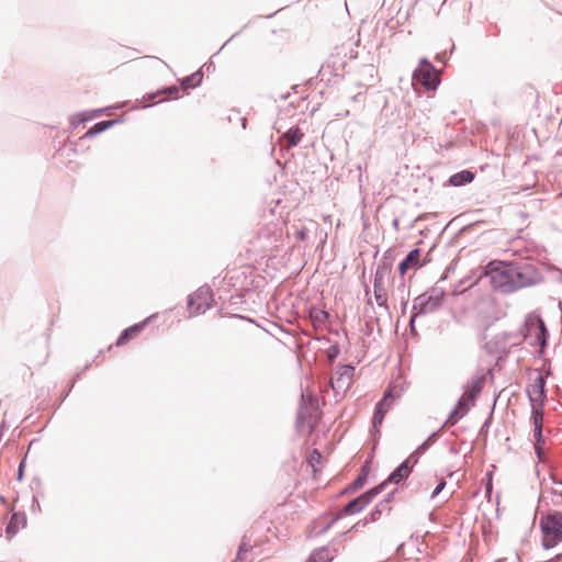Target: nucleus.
Listing matches in <instances>:
<instances>
[{
	"label": "nucleus",
	"mask_w": 562,
	"mask_h": 562,
	"mask_svg": "<svg viewBox=\"0 0 562 562\" xmlns=\"http://www.w3.org/2000/svg\"><path fill=\"white\" fill-rule=\"evenodd\" d=\"M445 297V292L441 289H431L429 292L420 294L416 297L414 303V310L419 313H430L437 310Z\"/></svg>",
	"instance_id": "obj_6"
},
{
	"label": "nucleus",
	"mask_w": 562,
	"mask_h": 562,
	"mask_svg": "<svg viewBox=\"0 0 562 562\" xmlns=\"http://www.w3.org/2000/svg\"><path fill=\"white\" fill-rule=\"evenodd\" d=\"M409 473H411V468L408 467L407 461H405L396 470H394L391 473L389 481L393 482V483H398L403 479L407 477L409 475Z\"/></svg>",
	"instance_id": "obj_18"
},
{
	"label": "nucleus",
	"mask_w": 562,
	"mask_h": 562,
	"mask_svg": "<svg viewBox=\"0 0 562 562\" xmlns=\"http://www.w3.org/2000/svg\"><path fill=\"white\" fill-rule=\"evenodd\" d=\"M379 493L378 488H372L359 497L349 502L344 509L338 514V518L341 515H353L364 509L371 502L372 498Z\"/></svg>",
	"instance_id": "obj_11"
},
{
	"label": "nucleus",
	"mask_w": 562,
	"mask_h": 562,
	"mask_svg": "<svg viewBox=\"0 0 562 562\" xmlns=\"http://www.w3.org/2000/svg\"><path fill=\"white\" fill-rule=\"evenodd\" d=\"M542 546L551 549L562 541V513H550L540 519Z\"/></svg>",
	"instance_id": "obj_4"
},
{
	"label": "nucleus",
	"mask_w": 562,
	"mask_h": 562,
	"mask_svg": "<svg viewBox=\"0 0 562 562\" xmlns=\"http://www.w3.org/2000/svg\"><path fill=\"white\" fill-rule=\"evenodd\" d=\"M145 323L135 324L122 331L116 340V346L125 345L130 339L136 337L144 328Z\"/></svg>",
	"instance_id": "obj_14"
},
{
	"label": "nucleus",
	"mask_w": 562,
	"mask_h": 562,
	"mask_svg": "<svg viewBox=\"0 0 562 562\" xmlns=\"http://www.w3.org/2000/svg\"><path fill=\"white\" fill-rule=\"evenodd\" d=\"M201 78H202V76L199 72L193 74V75H191L189 77H186L181 81V86H182L183 89L193 88V87H195L196 85L200 83Z\"/></svg>",
	"instance_id": "obj_20"
},
{
	"label": "nucleus",
	"mask_w": 562,
	"mask_h": 562,
	"mask_svg": "<svg viewBox=\"0 0 562 562\" xmlns=\"http://www.w3.org/2000/svg\"><path fill=\"white\" fill-rule=\"evenodd\" d=\"M474 179L473 172L469 170H462L460 172L454 173L450 178V183L454 187L463 186L465 183L472 182Z\"/></svg>",
	"instance_id": "obj_16"
},
{
	"label": "nucleus",
	"mask_w": 562,
	"mask_h": 562,
	"mask_svg": "<svg viewBox=\"0 0 562 562\" xmlns=\"http://www.w3.org/2000/svg\"><path fill=\"white\" fill-rule=\"evenodd\" d=\"M529 398L532 406V424H533V436L536 439L535 449L538 456H541L542 445L544 442L542 438V426H543V401H544V381L542 378H538L531 389L528 391Z\"/></svg>",
	"instance_id": "obj_2"
},
{
	"label": "nucleus",
	"mask_w": 562,
	"mask_h": 562,
	"mask_svg": "<svg viewBox=\"0 0 562 562\" xmlns=\"http://www.w3.org/2000/svg\"><path fill=\"white\" fill-rule=\"evenodd\" d=\"M413 79L427 89H436L439 83L435 67L427 60L420 61L418 68L413 74Z\"/></svg>",
	"instance_id": "obj_9"
},
{
	"label": "nucleus",
	"mask_w": 562,
	"mask_h": 562,
	"mask_svg": "<svg viewBox=\"0 0 562 562\" xmlns=\"http://www.w3.org/2000/svg\"><path fill=\"white\" fill-rule=\"evenodd\" d=\"M23 468H24V461H22L19 465V480L22 479V474H23Z\"/></svg>",
	"instance_id": "obj_28"
},
{
	"label": "nucleus",
	"mask_w": 562,
	"mask_h": 562,
	"mask_svg": "<svg viewBox=\"0 0 562 562\" xmlns=\"http://www.w3.org/2000/svg\"><path fill=\"white\" fill-rule=\"evenodd\" d=\"M304 133L299 128H290L283 134L282 138L286 140V147L296 146L303 138Z\"/></svg>",
	"instance_id": "obj_17"
},
{
	"label": "nucleus",
	"mask_w": 562,
	"mask_h": 562,
	"mask_svg": "<svg viewBox=\"0 0 562 562\" xmlns=\"http://www.w3.org/2000/svg\"><path fill=\"white\" fill-rule=\"evenodd\" d=\"M308 464L312 467L314 473L319 471L322 465V454L318 450L314 449L308 456Z\"/></svg>",
	"instance_id": "obj_19"
},
{
	"label": "nucleus",
	"mask_w": 562,
	"mask_h": 562,
	"mask_svg": "<svg viewBox=\"0 0 562 562\" xmlns=\"http://www.w3.org/2000/svg\"><path fill=\"white\" fill-rule=\"evenodd\" d=\"M371 517H372V520H375L376 514H375V513H372V514H371Z\"/></svg>",
	"instance_id": "obj_30"
},
{
	"label": "nucleus",
	"mask_w": 562,
	"mask_h": 562,
	"mask_svg": "<svg viewBox=\"0 0 562 562\" xmlns=\"http://www.w3.org/2000/svg\"><path fill=\"white\" fill-rule=\"evenodd\" d=\"M113 124L112 121H102V122H99L97 124H94L88 132H87V136H92L94 134H98L100 132H103L105 131L109 126H111Z\"/></svg>",
	"instance_id": "obj_21"
},
{
	"label": "nucleus",
	"mask_w": 562,
	"mask_h": 562,
	"mask_svg": "<svg viewBox=\"0 0 562 562\" xmlns=\"http://www.w3.org/2000/svg\"><path fill=\"white\" fill-rule=\"evenodd\" d=\"M380 282H381V280H380L379 273H376L375 278H374V294H375V299H376L378 303L380 305H382L385 302V299H383V295L381 293L382 288H381Z\"/></svg>",
	"instance_id": "obj_22"
},
{
	"label": "nucleus",
	"mask_w": 562,
	"mask_h": 562,
	"mask_svg": "<svg viewBox=\"0 0 562 562\" xmlns=\"http://www.w3.org/2000/svg\"><path fill=\"white\" fill-rule=\"evenodd\" d=\"M419 259H420V250L419 249L416 248V249H413L412 251H409L407 257L405 258V260H403L398 265L400 274L402 277H404L405 273L408 271V269L418 267Z\"/></svg>",
	"instance_id": "obj_13"
},
{
	"label": "nucleus",
	"mask_w": 562,
	"mask_h": 562,
	"mask_svg": "<svg viewBox=\"0 0 562 562\" xmlns=\"http://www.w3.org/2000/svg\"><path fill=\"white\" fill-rule=\"evenodd\" d=\"M402 389L397 390L396 385H390L384 392L381 401L375 406V412L372 417V424L375 429L381 427L383 419L387 412L392 408L395 398L400 397Z\"/></svg>",
	"instance_id": "obj_5"
},
{
	"label": "nucleus",
	"mask_w": 562,
	"mask_h": 562,
	"mask_svg": "<svg viewBox=\"0 0 562 562\" xmlns=\"http://www.w3.org/2000/svg\"><path fill=\"white\" fill-rule=\"evenodd\" d=\"M212 292L207 288H200L189 296L188 308L191 315L205 312L211 306Z\"/></svg>",
	"instance_id": "obj_10"
},
{
	"label": "nucleus",
	"mask_w": 562,
	"mask_h": 562,
	"mask_svg": "<svg viewBox=\"0 0 562 562\" xmlns=\"http://www.w3.org/2000/svg\"><path fill=\"white\" fill-rule=\"evenodd\" d=\"M319 413L313 404L304 405L300 408L297 416V429L304 435H311L319 422Z\"/></svg>",
	"instance_id": "obj_7"
},
{
	"label": "nucleus",
	"mask_w": 562,
	"mask_h": 562,
	"mask_svg": "<svg viewBox=\"0 0 562 562\" xmlns=\"http://www.w3.org/2000/svg\"><path fill=\"white\" fill-rule=\"evenodd\" d=\"M26 519L22 514L13 513L5 528L7 539H12L21 528L25 527Z\"/></svg>",
	"instance_id": "obj_12"
},
{
	"label": "nucleus",
	"mask_w": 562,
	"mask_h": 562,
	"mask_svg": "<svg viewBox=\"0 0 562 562\" xmlns=\"http://www.w3.org/2000/svg\"><path fill=\"white\" fill-rule=\"evenodd\" d=\"M295 237H296V239H299V240H305V239H306V237H307L306 229H305V228H302V229L297 231V232H296V234H295Z\"/></svg>",
	"instance_id": "obj_26"
},
{
	"label": "nucleus",
	"mask_w": 562,
	"mask_h": 562,
	"mask_svg": "<svg viewBox=\"0 0 562 562\" xmlns=\"http://www.w3.org/2000/svg\"><path fill=\"white\" fill-rule=\"evenodd\" d=\"M160 93L167 94L169 99H177L179 98V88L176 86L169 87L165 90H162Z\"/></svg>",
	"instance_id": "obj_23"
},
{
	"label": "nucleus",
	"mask_w": 562,
	"mask_h": 562,
	"mask_svg": "<svg viewBox=\"0 0 562 562\" xmlns=\"http://www.w3.org/2000/svg\"><path fill=\"white\" fill-rule=\"evenodd\" d=\"M485 385V376H479L475 380H473L462 396L460 397L458 405L451 413L449 420H451V424L457 423L460 418H462L469 409L475 405L476 397L481 394L483 387Z\"/></svg>",
	"instance_id": "obj_3"
},
{
	"label": "nucleus",
	"mask_w": 562,
	"mask_h": 562,
	"mask_svg": "<svg viewBox=\"0 0 562 562\" xmlns=\"http://www.w3.org/2000/svg\"><path fill=\"white\" fill-rule=\"evenodd\" d=\"M355 368L352 366H340L330 379V385L336 394H345L353 382Z\"/></svg>",
	"instance_id": "obj_8"
},
{
	"label": "nucleus",
	"mask_w": 562,
	"mask_h": 562,
	"mask_svg": "<svg viewBox=\"0 0 562 562\" xmlns=\"http://www.w3.org/2000/svg\"><path fill=\"white\" fill-rule=\"evenodd\" d=\"M484 276L494 290L505 294L532 283L527 269L514 261L492 260L485 266Z\"/></svg>",
	"instance_id": "obj_1"
},
{
	"label": "nucleus",
	"mask_w": 562,
	"mask_h": 562,
	"mask_svg": "<svg viewBox=\"0 0 562 562\" xmlns=\"http://www.w3.org/2000/svg\"><path fill=\"white\" fill-rule=\"evenodd\" d=\"M554 493H555L557 496L561 497V499H562V486H561V488L555 490Z\"/></svg>",
	"instance_id": "obj_29"
},
{
	"label": "nucleus",
	"mask_w": 562,
	"mask_h": 562,
	"mask_svg": "<svg viewBox=\"0 0 562 562\" xmlns=\"http://www.w3.org/2000/svg\"><path fill=\"white\" fill-rule=\"evenodd\" d=\"M364 481H366V475H364V474H363V475H360V476H359V477H358V479L352 483L351 487H352L353 490H357V488H359V487H361V486L363 485Z\"/></svg>",
	"instance_id": "obj_25"
},
{
	"label": "nucleus",
	"mask_w": 562,
	"mask_h": 562,
	"mask_svg": "<svg viewBox=\"0 0 562 562\" xmlns=\"http://www.w3.org/2000/svg\"><path fill=\"white\" fill-rule=\"evenodd\" d=\"M446 486V481L445 480H440V482L438 483V485L436 486V488L432 491L431 493V497H436Z\"/></svg>",
	"instance_id": "obj_24"
},
{
	"label": "nucleus",
	"mask_w": 562,
	"mask_h": 562,
	"mask_svg": "<svg viewBox=\"0 0 562 562\" xmlns=\"http://www.w3.org/2000/svg\"><path fill=\"white\" fill-rule=\"evenodd\" d=\"M492 491V473L487 474V483H486V493H491Z\"/></svg>",
	"instance_id": "obj_27"
},
{
	"label": "nucleus",
	"mask_w": 562,
	"mask_h": 562,
	"mask_svg": "<svg viewBox=\"0 0 562 562\" xmlns=\"http://www.w3.org/2000/svg\"><path fill=\"white\" fill-rule=\"evenodd\" d=\"M333 559L330 550L323 547L314 550L306 562H331Z\"/></svg>",
	"instance_id": "obj_15"
}]
</instances>
